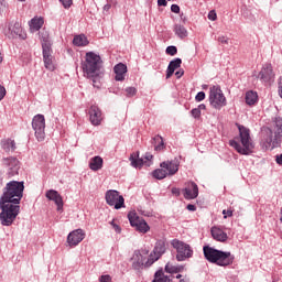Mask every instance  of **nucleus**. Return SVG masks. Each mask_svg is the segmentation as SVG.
I'll return each instance as SVG.
<instances>
[{
	"instance_id": "nucleus-1",
	"label": "nucleus",
	"mask_w": 282,
	"mask_h": 282,
	"mask_svg": "<svg viewBox=\"0 0 282 282\" xmlns=\"http://www.w3.org/2000/svg\"><path fill=\"white\" fill-rule=\"evenodd\" d=\"M25 186L23 182L11 181L4 187L3 195L0 198V221L2 226H12L14 219L21 210V199H23Z\"/></svg>"
},
{
	"instance_id": "nucleus-2",
	"label": "nucleus",
	"mask_w": 282,
	"mask_h": 282,
	"mask_svg": "<svg viewBox=\"0 0 282 282\" xmlns=\"http://www.w3.org/2000/svg\"><path fill=\"white\" fill-rule=\"evenodd\" d=\"M82 67L87 78L93 80V86L100 89V69L102 67V58H100V55L94 52L86 53V59Z\"/></svg>"
},
{
	"instance_id": "nucleus-3",
	"label": "nucleus",
	"mask_w": 282,
	"mask_h": 282,
	"mask_svg": "<svg viewBox=\"0 0 282 282\" xmlns=\"http://www.w3.org/2000/svg\"><path fill=\"white\" fill-rule=\"evenodd\" d=\"M203 252L205 259H207L209 263H216V265H220L223 268H226L227 265H232L235 261V256H232V253L228 251L217 250L213 247H203Z\"/></svg>"
},
{
	"instance_id": "nucleus-4",
	"label": "nucleus",
	"mask_w": 282,
	"mask_h": 282,
	"mask_svg": "<svg viewBox=\"0 0 282 282\" xmlns=\"http://www.w3.org/2000/svg\"><path fill=\"white\" fill-rule=\"evenodd\" d=\"M239 135H240V142L239 144L237 141H230V147H234L238 153L241 155H250L252 153V150L254 149V143H252V139L250 138V129L239 126Z\"/></svg>"
},
{
	"instance_id": "nucleus-5",
	"label": "nucleus",
	"mask_w": 282,
	"mask_h": 282,
	"mask_svg": "<svg viewBox=\"0 0 282 282\" xmlns=\"http://www.w3.org/2000/svg\"><path fill=\"white\" fill-rule=\"evenodd\" d=\"M171 246L176 250V261H186V259L193 258V248L191 245L178 239H173Z\"/></svg>"
},
{
	"instance_id": "nucleus-6",
	"label": "nucleus",
	"mask_w": 282,
	"mask_h": 282,
	"mask_svg": "<svg viewBox=\"0 0 282 282\" xmlns=\"http://www.w3.org/2000/svg\"><path fill=\"white\" fill-rule=\"evenodd\" d=\"M209 102L214 109H221V107H226V96H224L221 87L212 86L209 88Z\"/></svg>"
},
{
	"instance_id": "nucleus-7",
	"label": "nucleus",
	"mask_w": 282,
	"mask_h": 282,
	"mask_svg": "<svg viewBox=\"0 0 282 282\" xmlns=\"http://www.w3.org/2000/svg\"><path fill=\"white\" fill-rule=\"evenodd\" d=\"M42 48H43L44 65L46 69H50L51 72H53L54 62L52 61V42L50 41V35H47V33H45V35L42 36Z\"/></svg>"
},
{
	"instance_id": "nucleus-8",
	"label": "nucleus",
	"mask_w": 282,
	"mask_h": 282,
	"mask_svg": "<svg viewBox=\"0 0 282 282\" xmlns=\"http://www.w3.org/2000/svg\"><path fill=\"white\" fill-rule=\"evenodd\" d=\"M106 204L108 206H113L116 210H120V208H124V197L120 195V192L116 189H109L106 192Z\"/></svg>"
},
{
	"instance_id": "nucleus-9",
	"label": "nucleus",
	"mask_w": 282,
	"mask_h": 282,
	"mask_svg": "<svg viewBox=\"0 0 282 282\" xmlns=\"http://www.w3.org/2000/svg\"><path fill=\"white\" fill-rule=\"evenodd\" d=\"M32 127L35 131V138L39 142L45 140V116L36 115L33 117Z\"/></svg>"
},
{
	"instance_id": "nucleus-10",
	"label": "nucleus",
	"mask_w": 282,
	"mask_h": 282,
	"mask_svg": "<svg viewBox=\"0 0 282 282\" xmlns=\"http://www.w3.org/2000/svg\"><path fill=\"white\" fill-rule=\"evenodd\" d=\"M128 219L130 221V225L138 230V232H142L143 235H147L149 230H151V227H149V224H147L145 219L140 218L137 213H129Z\"/></svg>"
},
{
	"instance_id": "nucleus-11",
	"label": "nucleus",
	"mask_w": 282,
	"mask_h": 282,
	"mask_svg": "<svg viewBox=\"0 0 282 282\" xmlns=\"http://www.w3.org/2000/svg\"><path fill=\"white\" fill-rule=\"evenodd\" d=\"M166 252V240H158L153 251L150 253L145 265H152Z\"/></svg>"
},
{
	"instance_id": "nucleus-12",
	"label": "nucleus",
	"mask_w": 282,
	"mask_h": 282,
	"mask_svg": "<svg viewBox=\"0 0 282 282\" xmlns=\"http://www.w3.org/2000/svg\"><path fill=\"white\" fill-rule=\"evenodd\" d=\"M151 160H153V154L151 153H145L143 159H140V154L133 153L130 155V162H131V166H133L134 169H142V166H144V164H147V166H151Z\"/></svg>"
},
{
	"instance_id": "nucleus-13",
	"label": "nucleus",
	"mask_w": 282,
	"mask_h": 282,
	"mask_svg": "<svg viewBox=\"0 0 282 282\" xmlns=\"http://www.w3.org/2000/svg\"><path fill=\"white\" fill-rule=\"evenodd\" d=\"M3 166H8L9 169V177H14V175H19V160L14 156L2 159Z\"/></svg>"
},
{
	"instance_id": "nucleus-14",
	"label": "nucleus",
	"mask_w": 282,
	"mask_h": 282,
	"mask_svg": "<svg viewBox=\"0 0 282 282\" xmlns=\"http://www.w3.org/2000/svg\"><path fill=\"white\" fill-rule=\"evenodd\" d=\"M183 195L185 199H197L199 195V187L197 186V183H187L185 188H183Z\"/></svg>"
},
{
	"instance_id": "nucleus-15",
	"label": "nucleus",
	"mask_w": 282,
	"mask_h": 282,
	"mask_svg": "<svg viewBox=\"0 0 282 282\" xmlns=\"http://www.w3.org/2000/svg\"><path fill=\"white\" fill-rule=\"evenodd\" d=\"M83 239H85V231L83 229H76L68 234L67 243L70 248H74L78 246Z\"/></svg>"
},
{
	"instance_id": "nucleus-16",
	"label": "nucleus",
	"mask_w": 282,
	"mask_h": 282,
	"mask_svg": "<svg viewBox=\"0 0 282 282\" xmlns=\"http://www.w3.org/2000/svg\"><path fill=\"white\" fill-rule=\"evenodd\" d=\"M132 268L134 270H140L142 268H151V265H147V259L144 258V254L140 251H134L132 256Z\"/></svg>"
},
{
	"instance_id": "nucleus-17",
	"label": "nucleus",
	"mask_w": 282,
	"mask_h": 282,
	"mask_svg": "<svg viewBox=\"0 0 282 282\" xmlns=\"http://www.w3.org/2000/svg\"><path fill=\"white\" fill-rule=\"evenodd\" d=\"M259 78L264 83H270V80H274V70L272 69V64L267 63L263 65L262 69L259 73Z\"/></svg>"
},
{
	"instance_id": "nucleus-18",
	"label": "nucleus",
	"mask_w": 282,
	"mask_h": 282,
	"mask_svg": "<svg viewBox=\"0 0 282 282\" xmlns=\"http://www.w3.org/2000/svg\"><path fill=\"white\" fill-rule=\"evenodd\" d=\"M45 197L56 204L58 212L63 210V196H61L56 189H48Z\"/></svg>"
},
{
	"instance_id": "nucleus-19",
	"label": "nucleus",
	"mask_w": 282,
	"mask_h": 282,
	"mask_svg": "<svg viewBox=\"0 0 282 282\" xmlns=\"http://www.w3.org/2000/svg\"><path fill=\"white\" fill-rule=\"evenodd\" d=\"M90 122L94 127H98L102 122V111L98 106H91L89 109Z\"/></svg>"
},
{
	"instance_id": "nucleus-20",
	"label": "nucleus",
	"mask_w": 282,
	"mask_h": 282,
	"mask_svg": "<svg viewBox=\"0 0 282 282\" xmlns=\"http://www.w3.org/2000/svg\"><path fill=\"white\" fill-rule=\"evenodd\" d=\"M210 232L213 239H215L216 241H220L221 243H226V241H228V234H226V231H224L221 228L212 227Z\"/></svg>"
},
{
	"instance_id": "nucleus-21",
	"label": "nucleus",
	"mask_w": 282,
	"mask_h": 282,
	"mask_svg": "<svg viewBox=\"0 0 282 282\" xmlns=\"http://www.w3.org/2000/svg\"><path fill=\"white\" fill-rule=\"evenodd\" d=\"M161 169L166 170L167 175H175L180 171V164L173 161H165L161 163Z\"/></svg>"
},
{
	"instance_id": "nucleus-22",
	"label": "nucleus",
	"mask_w": 282,
	"mask_h": 282,
	"mask_svg": "<svg viewBox=\"0 0 282 282\" xmlns=\"http://www.w3.org/2000/svg\"><path fill=\"white\" fill-rule=\"evenodd\" d=\"M116 74L115 80L122 82L127 76V66L123 63H119L113 67Z\"/></svg>"
},
{
	"instance_id": "nucleus-23",
	"label": "nucleus",
	"mask_w": 282,
	"mask_h": 282,
	"mask_svg": "<svg viewBox=\"0 0 282 282\" xmlns=\"http://www.w3.org/2000/svg\"><path fill=\"white\" fill-rule=\"evenodd\" d=\"M180 67H182V58L171 61L167 66L166 78H171L175 74V69H180Z\"/></svg>"
},
{
	"instance_id": "nucleus-24",
	"label": "nucleus",
	"mask_w": 282,
	"mask_h": 282,
	"mask_svg": "<svg viewBox=\"0 0 282 282\" xmlns=\"http://www.w3.org/2000/svg\"><path fill=\"white\" fill-rule=\"evenodd\" d=\"M89 169L91 171H100V169H102V158L94 156L90 159Z\"/></svg>"
},
{
	"instance_id": "nucleus-25",
	"label": "nucleus",
	"mask_w": 282,
	"mask_h": 282,
	"mask_svg": "<svg viewBox=\"0 0 282 282\" xmlns=\"http://www.w3.org/2000/svg\"><path fill=\"white\" fill-rule=\"evenodd\" d=\"M73 43L77 47H85V46L89 45V40H87V36H85V34H80V35H76L74 37Z\"/></svg>"
},
{
	"instance_id": "nucleus-26",
	"label": "nucleus",
	"mask_w": 282,
	"mask_h": 282,
	"mask_svg": "<svg viewBox=\"0 0 282 282\" xmlns=\"http://www.w3.org/2000/svg\"><path fill=\"white\" fill-rule=\"evenodd\" d=\"M259 100V95L256 91L249 90L246 93V102L249 106L257 105Z\"/></svg>"
},
{
	"instance_id": "nucleus-27",
	"label": "nucleus",
	"mask_w": 282,
	"mask_h": 282,
	"mask_svg": "<svg viewBox=\"0 0 282 282\" xmlns=\"http://www.w3.org/2000/svg\"><path fill=\"white\" fill-rule=\"evenodd\" d=\"M2 149L7 153H10V151H17V143L12 139H7L2 141Z\"/></svg>"
},
{
	"instance_id": "nucleus-28",
	"label": "nucleus",
	"mask_w": 282,
	"mask_h": 282,
	"mask_svg": "<svg viewBox=\"0 0 282 282\" xmlns=\"http://www.w3.org/2000/svg\"><path fill=\"white\" fill-rule=\"evenodd\" d=\"M43 18H33L30 22V29L33 31V32H39V30L41 28H43Z\"/></svg>"
},
{
	"instance_id": "nucleus-29",
	"label": "nucleus",
	"mask_w": 282,
	"mask_h": 282,
	"mask_svg": "<svg viewBox=\"0 0 282 282\" xmlns=\"http://www.w3.org/2000/svg\"><path fill=\"white\" fill-rule=\"evenodd\" d=\"M174 32L178 39H186L188 36V31L182 24H175Z\"/></svg>"
},
{
	"instance_id": "nucleus-30",
	"label": "nucleus",
	"mask_w": 282,
	"mask_h": 282,
	"mask_svg": "<svg viewBox=\"0 0 282 282\" xmlns=\"http://www.w3.org/2000/svg\"><path fill=\"white\" fill-rule=\"evenodd\" d=\"M152 175L155 180H164V177H166V175H169V172L164 169H156L152 172Z\"/></svg>"
},
{
	"instance_id": "nucleus-31",
	"label": "nucleus",
	"mask_w": 282,
	"mask_h": 282,
	"mask_svg": "<svg viewBox=\"0 0 282 282\" xmlns=\"http://www.w3.org/2000/svg\"><path fill=\"white\" fill-rule=\"evenodd\" d=\"M153 142L155 151H164V139L161 135H155Z\"/></svg>"
},
{
	"instance_id": "nucleus-32",
	"label": "nucleus",
	"mask_w": 282,
	"mask_h": 282,
	"mask_svg": "<svg viewBox=\"0 0 282 282\" xmlns=\"http://www.w3.org/2000/svg\"><path fill=\"white\" fill-rule=\"evenodd\" d=\"M152 282H171V279L162 271H156Z\"/></svg>"
},
{
	"instance_id": "nucleus-33",
	"label": "nucleus",
	"mask_w": 282,
	"mask_h": 282,
	"mask_svg": "<svg viewBox=\"0 0 282 282\" xmlns=\"http://www.w3.org/2000/svg\"><path fill=\"white\" fill-rule=\"evenodd\" d=\"M9 32H11V36L19 35L22 32L21 24L15 22L14 24L9 25Z\"/></svg>"
},
{
	"instance_id": "nucleus-34",
	"label": "nucleus",
	"mask_w": 282,
	"mask_h": 282,
	"mask_svg": "<svg viewBox=\"0 0 282 282\" xmlns=\"http://www.w3.org/2000/svg\"><path fill=\"white\" fill-rule=\"evenodd\" d=\"M165 270L170 273L173 274V272H182L184 270V267H173L171 263H167L165 265Z\"/></svg>"
},
{
	"instance_id": "nucleus-35",
	"label": "nucleus",
	"mask_w": 282,
	"mask_h": 282,
	"mask_svg": "<svg viewBox=\"0 0 282 282\" xmlns=\"http://www.w3.org/2000/svg\"><path fill=\"white\" fill-rule=\"evenodd\" d=\"M135 94H138V89H135V87L126 88V96L128 98H133V96H135Z\"/></svg>"
},
{
	"instance_id": "nucleus-36",
	"label": "nucleus",
	"mask_w": 282,
	"mask_h": 282,
	"mask_svg": "<svg viewBox=\"0 0 282 282\" xmlns=\"http://www.w3.org/2000/svg\"><path fill=\"white\" fill-rule=\"evenodd\" d=\"M166 54H169L170 56H175V54H177V47L176 46H167Z\"/></svg>"
},
{
	"instance_id": "nucleus-37",
	"label": "nucleus",
	"mask_w": 282,
	"mask_h": 282,
	"mask_svg": "<svg viewBox=\"0 0 282 282\" xmlns=\"http://www.w3.org/2000/svg\"><path fill=\"white\" fill-rule=\"evenodd\" d=\"M206 98V93L205 91H199L196 97H195V100L196 102H202V100H205Z\"/></svg>"
},
{
	"instance_id": "nucleus-38",
	"label": "nucleus",
	"mask_w": 282,
	"mask_h": 282,
	"mask_svg": "<svg viewBox=\"0 0 282 282\" xmlns=\"http://www.w3.org/2000/svg\"><path fill=\"white\" fill-rule=\"evenodd\" d=\"M191 113H192L193 118H200L202 110H199V108H194V109H192Z\"/></svg>"
},
{
	"instance_id": "nucleus-39",
	"label": "nucleus",
	"mask_w": 282,
	"mask_h": 282,
	"mask_svg": "<svg viewBox=\"0 0 282 282\" xmlns=\"http://www.w3.org/2000/svg\"><path fill=\"white\" fill-rule=\"evenodd\" d=\"M110 225L112 226L113 230L117 231L118 234L122 232L120 225L116 224V220H112Z\"/></svg>"
},
{
	"instance_id": "nucleus-40",
	"label": "nucleus",
	"mask_w": 282,
	"mask_h": 282,
	"mask_svg": "<svg viewBox=\"0 0 282 282\" xmlns=\"http://www.w3.org/2000/svg\"><path fill=\"white\" fill-rule=\"evenodd\" d=\"M208 19L209 21H217V12L215 10L209 11Z\"/></svg>"
},
{
	"instance_id": "nucleus-41",
	"label": "nucleus",
	"mask_w": 282,
	"mask_h": 282,
	"mask_svg": "<svg viewBox=\"0 0 282 282\" xmlns=\"http://www.w3.org/2000/svg\"><path fill=\"white\" fill-rule=\"evenodd\" d=\"M224 219H228V217H232V209H224L223 210Z\"/></svg>"
},
{
	"instance_id": "nucleus-42",
	"label": "nucleus",
	"mask_w": 282,
	"mask_h": 282,
	"mask_svg": "<svg viewBox=\"0 0 282 282\" xmlns=\"http://www.w3.org/2000/svg\"><path fill=\"white\" fill-rule=\"evenodd\" d=\"M64 8H72L73 0H59Z\"/></svg>"
},
{
	"instance_id": "nucleus-43",
	"label": "nucleus",
	"mask_w": 282,
	"mask_h": 282,
	"mask_svg": "<svg viewBox=\"0 0 282 282\" xmlns=\"http://www.w3.org/2000/svg\"><path fill=\"white\" fill-rule=\"evenodd\" d=\"M6 94H7V90H6V87H3L2 85H0V101L6 98Z\"/></svg>"
},
{
	"instance_id": "nucleus-44",
	"label": "nucleus",
	"mask_w": 282,
	"mask_h": 282,
	"mask_svg": "<svg viewBox=\"0 0 282 282\" xmlns=\"http://www.w3.org/2000/svg\"><path fill=\"white\" fill-rule=\"evenodd\" d=\"M171 11L174 12V14H180V6L172 4L171 6Z\"/></svg>"
},
{
	"instance_id": "nucleus-45",
	"label": "nucleus",
	"mask_w": 282,
	"mask_h": 282,
	"mask_svg": "<svg viewBox=\"0 0 282 282\" xmlns=\"http://www.w3.org/2000/svg\"><path fill=\"white\" fill-rule=\"evenodd\" d=\"M218 43H223L224 45H228V37L221 35L218 37Z\"/></svg>"
},
{
	"instance_id": "nucleus-46",
	"label": "nucleus",
	"mask_w": 282,
	"mask_h": 282,
	"mask_svg": "<svg viewBox=\"0 0 282 282\" xmlns=\"http://www.w3.org/2000/svg\"><path fill=\"white\" fill-rule=\"evenodd\" d=\"M99 281L100 282H111V275H101Z\"/></svg>"
},
{
	"instance_id": "nucleus-47",
	"label": "nucleus",
	"mask_w": 282,
	"mask_h": 282,
	"mask_svg": "<svg viewBox=\"0 0 282 282\" xmlns=\"http://www.w3.org/2000/svg\"><path fill=\"white\" fill-rule=\"evenodd\" d=\"M275 162H276V164H279L280 166H282V154L275 155Z\"/></svg>"
},
{
	"instance_id": "nucleus-48",
	"label": "nucleus",
	"mask_w": 282,
	"mask_h": 282,
	"mask_svg": "<svg viewBox=\"0 0 282 282\" xmlns=\"http://www.w3.org/2000/svg\"><path fill=\"white\" fill-rule=\"evenodd\" d=\"M172 194L175 195V197H180V188L173 187L172 188Z\"/></svg>"
},
{
	"instance_id": "nucleus-49",
	"label": "nucleus",
	"mask_w": 282,
	"mask_h": 282,
	"mask_svg": "<svg viewBox=\"0 0 282 282\" xmlns=\"http://www.w3.org/2000/svg\"><path fill=\"white\" fill-rule=\"evenodd\" d=\"M176 78H182L184 76V69H180L175 73Z\"/></svg>"
},
{
	"instance_id": "nucleus-50",
	"label": "nucleus",
	"mask_w": 282,
	"mask_h": 282,
	"mask_svg": "<svg viewBox=\"0 0 282 282\" xmlns=\"http://www.w3.org/2000/svg\"><path fill=\"white\" fill-rule=\"evenodd\" d=\"M187 210L195 212L197 210V207L193 204L187 205Z\"/></svg>"
},
{
	"instance_id": "nucleus-51",
	"label": "nucleus",
	"mask_w": 282,
	"mask_h": 282,
	"mask_svg": "<svg viewBox=\"0 0 282 282\" xmlns=\"http://www.w3.org/2000/svg\"><path fill=\"white\" fill-rule=\"evenodd\" d=\"M6 8V0H0V12Z\"/></svg>"
},
{
	"instance_id": "nucleus-52",
	"label": "nucleus",
	"mask_w": 282,
	"mask_h": 282,
	"mask_svg": "<svg viewBox=\"0 0 282 282\" xmlns=\"http://www.w3.org/2000/svg\"><path fill=\"white\" fill-rule=\"evenodd\" d=\"M166 0H158V6H166Z\"/></svg>"
},
{
	"instance_id": "nucleus-53",
	"label": "nucleus",
	"mask_w": 282,
	"mask_h": 282,
	"mask_svg": "<svg viewBox=\"0 0 282 282\" xmlns=\"http://www.w3.org/2000/svg\"><path fill=\"white\" fill-rule=\"evenodd\" d=\"M197 109H199V111H202V109H206V105L202 104L197 107Z\"/></svg>"
},
{
	"instance_id": "nucleus-54",
	"label": "nucleus",
	"mask_w": 282,
	"mask_h": 282,
	"mask_svg": "<svg viewBox=\"0 0 282 282\" xmlns=\"http://www.w3.org/2000/svg\"><path fill=\"white\" fill-rule=\"evenodd\" d=\"M0 63H3V54L0 51Z\"/></svg>"
},
{
	"instance_id": "nucleus-55",
	"label": "nucleus",
	"mask_w": 282,
	"mask_h": 282,
	"mask_svg": "<svg viewBox=\"0 0 282 282\" xmlns=\"http://www.w3.org/2000/svg\"><path fill=\"white\" fill-rule=\"evenodd\" d=\"M2 182H3V177L0 174V184H2Z\"/></svg>"
},
{
	"instance_id": "nucleus-56",
	"label": "nucleus",
	"mask_w": 282,
	"mask_h": 282,
	"mask_svg": "<svg viewBox=\"0 0 282 282\" xmlns=\"http://www.w3.org/2000/svg\"><path fill=\"white\" fill-rule=\"evenodd\" d=\"M181 276H182V274H177V275H176V279H180Z\"/></svg>"
},
{
	"instance_id": "nucleus-57",
	"label": "nucleus",
	"mask_w": 282,
	"mask_h": 282,
	"mask_svg": "<svg viewBox=\"0 0 282 282\" xmlns=\"http://www.w3.org/2000/svg\"><path fill=\"white\" fill-rule=\"evenodd\" d=\"M143 254H149V251L143 252Z\"/></svg>"
}]
</instances>
